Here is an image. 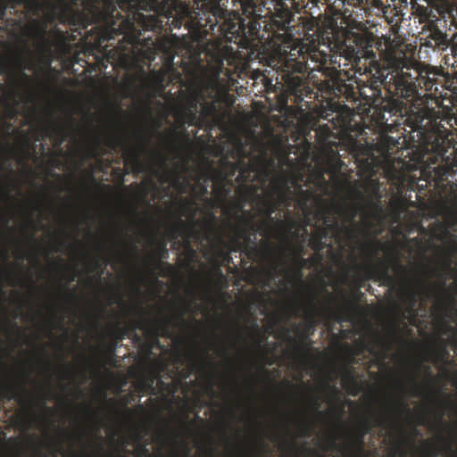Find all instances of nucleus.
<instances>
[{"mask_svg": "<svg viewBox=\"0 0 457 457\" xmlns=\"http://www.w3.org/2000/svg\"><path fill=\"white\" fill-rule=\"evenodd\" d=\"M208 179H204V182L199 179L195 184L193 186V191L195 194L196 199L201 200L204 196L208 194Z\"/></svg>", "mask_w": 457, "mask_h": 457, "instance_id": "58836bf2", "label": "nucleus"}, {"mask_svg": "<svg viewBox=\"0 0 457 457\" xmlns=\"http://www.w3.org/2000/svg\"><path fill=\"white\" fill-rule=\"evenodd\" d=\"M134 135L137 141V146L129 145L124 138L117 134H110L104 139L96 137L93 144L87 149V155L97 159L120 147L123 150L125 164H129L132 171L143 172L145 170V165L141 160V154L147 151L152 135L142 131H137Z\"/></svg>", "mask_w": 457, "mask_h": 457, "instance_id": "0eeeda50", "label": "nucleus"}, {"mask_svg": "<svg viewBox=\"0 0 457 457\" xmlns=\"http://www.w3.org/2000/svg\"><path fill=\"white\" fill-rule=\"evenodd\" d=\"M160 137L169 142V145L172 150H178V144L181 139H188V135L185 130L179 131L176 128L171 129L169 131V135L159 134Z\"/></svg>", "mask_w": 457, "mask_h": 457, "instance_id": "f704fd0d", "label": "nucleus"}, {"mask_svg": "<svg viewBox=\"0 0 457 457\" xmlns=\"http://www.w3.org/2000/svg\"><path fill=\"white\" fill-rule=\"evenodd\" d=\"M8 3L15 7L17 5H24L26 9L31 12L34 15H38L44 7L51 10V13L47 16L48 22H54L55 19V12L57 10V4L47 1L42 3L40 0H8Z\"/></svg>", "mask_w": 457, "mask_h": 457, "instance_id": "cd10ccee", "label": "nucleus"}, {"mask_svg": "<svg viewBox=\"0 0 457 457\" xmlns=\"http://www.w3.org/2000/svg\"><path fill=\"white\" fill-rule=\"evenodd\" d=\"M257 197L262 204V208L259 212L264 216V219L260 221L262 228V236L267 237L270 234L274 223H282V220H275L272 216L277 209V203H275L273 197L262 198L260 195H257Z\"/></svg>", "mask_w": 457, "mask_h": 457, "instance_id": "bb28decb", "label": "nucleus"}, {"mask_svg": "<svg viewBox=\"0 0 457 457\" xmlns=\"http://www.w3.org/2000/svg\"><path fill=\"white\" fill-rule=\"evenodd\" d=\"M403 100L396 96H389L388 97H384L382 96V102L377 103L378 106L373 109L378 113L379 119L387 121L388 118H386V112L389 113L390 116H403V112L407 106Z\"/></svg>", "mask_w": 457, "mask_h": 457, "instance_id": "393cba45", "label": "nucleus"}, {"mask_svg": "<svg viewBox=\"0 0 457 457\" xmlns=\"http://www.w3.org/2000/svg\"><path fill=\"white\" fill-rule=\"evenodd\" d=\"M47 21L32 19L29 24L25 25L21 31L22 34L32 38L35 41V46L42 56L52 55L53 42L47 37Z\"/></svg>", "mask_w": 457, "mask_h": 457, "instance_id": "f3484780", "label": "nucleus"}, {"mask_svg": "<svg viewBox=\"0 0 457 457\" xmlns=\"http://www.w3.org/2000/svg\"><path fill=\"white\" fill-rule=\"evenodd\" d=\"M449 48L451 49V56L445 57V63L457 70V43L452 41Z\"/></svg>", "mask_w": 457, "mask_h": 457, "instance_id": "37998d69", "label": "nucleus"}, {"mask_svg": "<svg viewBox=\"0 0 457 457\" xmlns=\"http://www.w3.org/2000/svg\"><path fill=\"white\" fill-rule=\"evenodd\" d=\"M205 90L204 86L195 88L190 94H188L184 104L180 106L177 112L176 119L179 123L180 127L184 128L186 124L188 126H195L202 129V119L199 116L198 107L201 104V101L204 100Z\"/></svg>", "mask_w": 457, "mask_h": 457, "instance_id": "2eb2a0df", "label": "nucleus"}, {"mask_svg": "<svg viewBox=\"0 0 457 457\" xmlns=\"http://www.w3.org/2000/svg\"><path fill=\"white\" fill-rule=\"evenodd\" d=\"M419 425H427V416L424 412L417 416Z\"/></svg>", "mask_w": 457, "mask_h": 457, "instance_id": "6e6d98bb", "label": "nucleus"}, {"mask_svg": "<svg viewBox=\"0 0 457 457\" xmlns=\"http://www.w3.org/2000/svg\"><path fill=\"white\" fill-rule=\"evenodd\" d=\"M272 190L279 205L288 208L294 204L305 216L311 213L315 192L312 189H303L297 175H281L273 180Z\"/></svg>", "mask_w": 457, "mask_h": 457, "instance_id": "1a4fd4ad", "label": "nucleus"}, {"mask_svg": "<svg viewBox=\"0 0 457 457\" xmlns=\"http://www.w3.org/2000/svg\"><path fill=\"white\" fill-rule=\"evenodd\" d=\"M451 343L452 345L457 347V337H453Z\"/></svg>", "mask_w": 457, "mask_h": 457, "instance_id": "774afa93", "label": "nucleus"}, {"mask_svg": "<svg viewBox=\"0 0 457 457\" xmlns=\"http://www.w3.org/2000/svg\"><path fill=\"white\" fill-rule=\"evenodd\" d=\"M451 256H452V254H448L446 260L443 263V266L445 270L451 269V265H452Z\"/></svg>", "mask_w": 457, "mask_h": 457, "instance_id": "bf43d9fd", "label": "nucleus"}, {"mask_svg": "<svg viewBox=\"0 0 457 457\" xmlns=\"http://www.w3.org/2000/svg\"><path fill=\"white\" fill-rule=\"evenodd\" d=\"M72 376V372L68 367L67 364H64V368L62 371V378H70Z\"/></svg>", "mask_w": 457, "mask_h": 457, "instance_id": "5fc2aeb1", "label": "nucleus"}, {"mask_svg": "<svg viewBox=\"0 0 457 457\" xmlns=\"http://www.w3.org/2000/svg\"><path fill=\"white\" fill-rule=\"evenodd\" d=\"M244 209V204L242 201H234L230 204L229 208H225L223 210V213L228 216V220H231L234 217V213H242Z\"/></svg>", "mask_w": 457, "mask_h": 457, "instance_id": "ea45409f", "label": "nucleus"}, {"mask_svg": "<svg viewBox=\"0 0 457 457\" xmlns=\"http://www.w3.org/2000/svg\"><path fill=\"white\" fill-rule=\"evenodd\" d=\"M391 423V419L387 414H380L375 419L361 418L355 428V432L348 445L347 450L356 449L360 452L363 450L365 436L370 434L373 428H386Z\"/></svg>", "mask_w": 457, "mask_h": 457, "instance_id": "dca6fc26", "label": "nucleus"}, {"mask_svg": "<svg viewBox=\"0 0 457 457\" xmlns=\"http://www.w3.org/2000/svg\"><path fill=\"white\" fill-rule=\"evenodd\" d=\"M5 275H6V278L8 279L9 285L13 286L15 284L14 282L16 280V278L14 277V275L11 271H6Z\"/></svg>", "mask_w": 457, "mask_h": 457, "instance_id": "4d7b16f0", "label": "nucleus"}, {"mask_svg": "<svg viewBox=\"0 0 457 457\" xmlns=\"http://www.w3.org/2000/svg\"><path fill=\"white\" fill-rule=\"evenodd\" d=\"M118 0H62L60 21L65 22L75 11H87L106 23H114L121 17L117 6Z\"/></svg>", "mask_w": 457, "mask_h": 457, "instance_id": "f8f14e48", "label": "nucleus"}, {"mask_svg": "<svg viewBox=\"0 0 457 457\" xmlns=\"http://www.w3.org/2000/svg\"><path fill=\"white\" fill-rule=\"evenodd\" d=\"M151 157L152 173L158 178L159 181L162 184L170 183L179 193H185L189 183L177 170H170L166 168L167 155L163 152L154 149L151 152Z\"/></svg>", "mask_w": 457, "mask_h": 457, "instance_id": "4468645a", "label": "nucleus"}, {"mask_svg": "<svg viewBox=\"0 0 457 457\" xmlns=\"http://www.w3.org/2000/svg\"><path fill=\"white\" fill-rule=\"evenodd\" d=\"M296 223L297 222L295 220H290L288 221V224H287L288 225V232L292 231V229L295 227Z\"/></svg>", "mask_w": 457, "mask_h": 457, "instance_id": "0e129e2a", "label": "nucleus"}, {"mask_svg": "<svg viewBox=\"0 0 457 457\" xmlns=\"http://www.w3.org/2000/svg\"><path fill=\"white\" fill-rule=\"evenodd\" d=\"M441 353H442V356L445 357V358H447L449 355V352L445 348L442 349Z\"/></svg>", "mask_w": 457, "mask_h": 457, "instance_id": "338daca9", "label": "nucleus"}, {"mask_svg": "<svg viewBox=\"0 0 457 457\" xmlns=\"http://www.w3.org/2000/svg\"><path fill=\"white\" fill-rule=\"evenodd\" d=\"M445 286V282H441L438 285V287L444 293V299L437 301L436 306L437 310L443 313V319L440 321L442 334L448 336L456 334L457 330L451 323L445 320V319L447 318L453 320L456 310L454 308V299L446 292Z\"/></svg>", "mask_w": 457, "mask_h": 457, "instance_id": "aec40b11", "label": "nucleus"}, {"mask_svg": "<svg viewBox=\"0 0 457 457\" xmlns=\"http://www.w3.org/2000/svg\"><path fill=\"white\" fill-rule=\"evenodd\" d=\"M191 228L186 224L185 221L182 220H179L177 224L172 226V228L170 229V236L173 239L178 238L179 237L182 236L183 231H189Z\"/></svg>", "mask_w": 457, "mask_h": 457, "instance_id": "79ce46f5", "label": "nucleus"}, {"mask_svg": "<svg viewBox=\"0 0 457 457\" xmlns=\"http://www.w3.org/2000/svg\"><path fill=\"white\" fill-rule=\"evenodd\" d=\"M361 210H363L361 206H354L349 218V220L352 222L350 226H346L338 221L334 216V209L330 205H328V207L319 212L317 216L322 220L323 225L317 227L309 238V246L315 252L313 257H316L317 262H321L323 259V250L326 247L332 250L330 241L333 238L338 240L341 234H345L350 242L360 244L361 252L368 259L367 264L357 266L359 269L364 270L365 279L382 280L391 285L395 281V278L391 275L392 268L406 295L413 302H415L417 298L422 300L428 299L432 293V287L428 278L437 275L436 270L427 266L422 267L426 273L429 272L431 274L427 278L417 276L410 278L407 276L406 267L401 263L396 251L388 243H383L377 239H370L366 242H361L360 239L361 235L364 234L365 236H370V230L374 227L373 223L368 219L363 220V229H361L360 226L354 222L357 212ZM382 212L383 207L381 204L376 202L370 204V211L365 212V215L367 218L379 219ZM363 280L364 278L359 274L353 277V283L357 289L361 287Z\"/></svg>", "mask_w": 457, "mask_h": 457, "instance_id": "f03ea898", "label": "nucleus"}, {"mask_svg": "<svg viewBox=\"0 0 457 457\" xmlns=\"http://www.w3.org/2000/svg\"><path fill=\"white\" fill-rule=\"evenodd\" d=\"M309 224V220L306 222L305 225L300 226L297 232L294 233V237L299 238V242L294 246L291 247L288 254L289 256H303V253L304 252V243L309 236L308 229L306 226Z\"/></svg>", "mask_w": 457, "mask_h": 457, "instance_id": "7c9ffc66", "label": "nucleus"}, {"mask_svg": "<svg viewBox=\"0 0 457 457\" xmlns=\"http://www.w3.org/2000/svg\"><path fill=\"white\" fill-rule=\"evenodd\" d=\"M212 250L215 257V262L218 263L216 269L217 273L223 278V273L220 269V265H229L233 262L231 256V250L227 248V241L220 235H218L215 238V242L212 245Z\"/></svg>", "mask_w": 457, "mask_h": 457, "instance_id": "c85d7f7f", "label": "nucleus"}, {"mask_svg": "<svg viewBox=\"0 0 457 457\" xmlns=\"http://www.w3.org/2000/svg\"><path fill=\"white\" fill-rule=\"evenodd\" d=\"M8 112H10V116L12 117L15 114V108L12 105L7 104Z\"/></svg>", "mask_w": 457, "mask_h": 457, "instance_id": "69168bd1", "label": "nucleus"}, {"mask_svg": "<svg viewBox=\"0 0 457 457\" xmlns=\"http://www.w3.org/2000/svg\"><path fill=\"white\" fill-rule=\"evenodd\" d=\"M293 260V267H299L303 264V269L306 265H318L320 262H317L316 257L303 258V256H291Z\"/></svg>", "mask_w": 457, "mask_h": 457, "instance_id": "a19ab883", "label": "nucleus"}, {"mask_svg": "<svg viewBox=\"0 0 457 457\" xmlns=\"http://www.w3.org/2000/svg\"><path fill=\"white\" fill-rule=\"evenodd\" d=\"M422 436L417 427H412L409 436H404L388 453L387 457H403L409 450L419 457H436L442 452L453 453V441L445 438L442 433L436 436L435 441L421 439L420 445L414 443L415 438Z\"/></svg>", "mask_w": 457, "mask_h": 457, "instance_id": "9d476101", "label": "nucleus"}, {"mask_svg": "<svg viewBox=\"0 0 457 457\" xmlns=\"http://www.w3.org/2000/svg\"><path fill=\"white\" fill-rule=\"evenodd\" d=\"M137 311L141 319L132 327H121L119 324L114 326L111 333V336L114 339L113 348L119 342L122 341L125 337L131 335L133 336L134 341L139 342L141 337L136 333V328L144 331L147 337L154 338L155 341H158L160 336L169 334L172 322L170 317H151L147 315L141 307H137Z\"/></svg>", "mask_w": 457, "mask_h": 457, "instance_id": "9b49d317", "label": "nucleus"}, {"mask_svg": "<svg viewBox=\"0 0 457 457\" xmlns=\"http://www.w3.org/2000/svg\"><path fill=\"white\" fill-rule=\"evenodd\" d=\"M299 436H308L313 427L311 421L305 420L298 423Z\"/></svg>", "mask_w": 457, "mask_h": 457, "instance_id": "a18cd8bd", "label": "nucleus"}, {"mask_svg": "<svg viewBox=\"0 0 457 457\" xmlns=\"http://www.w3.org/2000/svg\"><path fill=\"white\" fill-rule=\"evenodd\" d=\"M438 118L434 109L424 107L411 112L406 123L418 132L426 151L432 152L430 161L439 163V176H448L456 172L457 156L454 149L449 152V148L445 145L447 140L446 129L438 121Z\"/></svg>", "mask_w": 457, "mask_h": 457, "instance_id": "39448f33", "label": "nucleus"}, {"mask_svg": "<svg viewBox=\"0 0 457 457\" xmlns=\"http://www.w3.org/2000/svg\"><path fill=\"white\" fill-rule=\"evenodd\" d=\"M382 58L381 66L387 76L384 88L391 96L411 102L421 97L417 79L420 74L416 69L417 61L408 54L407 46L386 39L385 49L378 50Z\"/></svg>", "mask_w": 457, "mask_h": 457, "instance_id": "20e7f679", "label": "nucleus"}, {"mask_svg": "<svg viewBox=\"0 0 457 457\" xmlns=\"http://www.w3.org/2000/svg\"><path fill=\"white\" fill-rule=\"evenodd\" d=\"M391 2L395 4L398 14L403 21L405 19L407 14H409V18H411V16H414L416 18V14L412 13V6L414 4H426L420 0H391Z\"/></svg>", "mask_w": 457, "mask_h": 457, "instance_id": "2f4dec72", "label": "nucleus"}, {"mask_svg": "<svg viewBox=\"0 0 457 457\" xmlns=\"http://www.w3.org/2000/svg\"><path fill=\"white\" fill-rule=\"evenodd\" d=\"M395 411L398 414H401L402 412H406V413H409V414L412 413L411 410L408 407V405L406 404V403L403 399L396 402Z\"/></svg>", "mask_w": 457, "mask_h": 457, "instance_id": "09e8293b", "label": "nucleus"}, {"mask_svg": "<svg viewBox=\"0 0 457 457\" xmlns=\"http://www.w3.org/2000/svg\"><path fill=\"white\" fill-rule=\"evenodd\" d=\"M153 243L155 244L156 247L154 254L148 256L147 262L153 266L154 270H158L161 266H165L169 270H173V266L170 263L162 262V260L167 259L169 256L165 241L156 242L153 239Z\"/></svg>", "mask_w": 457, "mask_h": 457, "instance_id": "c756f323", "label": "nucleus"}, {"mask_svg": "<svg viewBox=\"0 0 457 457\" xmlns=\"http://www.w3.org/2000/svg\"><path fill=\"white\" fill-rule=\"evenodd\" d=\"M409 381L412 385V391H411L412 395L420 396L423 392H426V395H427V397L428 398V400L431 403L441 407L442 411L438 416L437 423L439 425H443V416H444L445 408L455 409L456 408L455 404L449 399L442 400L436 393H435L434 391H432L429 388V386L428 385L426 386H422L420 384H418L415 376H411L409 378Z\"/></svg>", "mask_w": 457, "mask_h": 457, "instance_id": "412c9836", "label": "nucleus"}, {"mask_svg": "<svg viewBox=\"0 0 457 457\" xmlns=\"http://www.w3.org/2000/svg\"><path fill=\"white\" fill-rule=\"evenodd\" d=\"M187 251L191 258H194L196 254L195 251L193 249V247L189 245L187 242Z\"/></svg>", "mask_w": 457, "mask_h": 457, "instance_id": "e2e57ef3", "label": "nucleus"}, {"mask_svg": "<svg viewBox=\"0 0 457 457\" xmlns=\"http://www.w3.org/2000/svg\"><path fill=\"white\" fill-rule=\"evenodd\" d=\"M344 379L353 381V371L350 370H345L344 372Z\"/></svg>", "mask_w": 457, "mask_h": 457, "instance_id": "13d9d810", "label": "nucleus"}, {"mask_svg": "<svg viewBox=\"0 0 457 457\" xmlns=\"http://www.w3.org/2000/svg\"><path fill=\"white\" fill-rule=\"evenodd\" d=\"M271 270L278 275H285L288 279H294L303 289L306 300L310 298V289L313 290L319 296L318 291L312 287L307 286L303 280V264L299 267L289 268L286 259V249H281L279 254H274V262L271 265Z\"/></svg>", "mask_w": 457, "mask_h": 457, "instance_id": "6ab92c4d", "label": "nucleus"}, {"mask_svg": "<svg viewBox=\"0 0 457 457\" xmlns=\"http://www.w3.org/2000/svg\"><path fill=\"white\" fill-rule=\"evenodd\" d=\"M227 248L231 250V253L243 252L245 250L241 236L238 234H232L229 240L227 241Z\"/></svg>", "mask_w": 457, "mask_h": 457, "instance_id": "c9c22d12", "label": "nucleus"}, {"mask_svg": "<svg viewBox=\"0 0 457 457\" xmlns=\"http://www.w3.org/2000/svg\"><path fill=\"white\" fill-rule=\"evenodd\" d=\"M53 132H54L57 137L54 140V145L60 146L65 140L63 135V129L58 126H53L50 128Z\"/></svg>", "mask_w": 457, "mask_h": 457, "instance_id": "de8ad7c7", "label": "nucleus"}, {"mask_svg": "<svg viewBox=\"0 0 457 457\" xmlns=\"http://www.w3.org/2000/svg\"><path fill=\"white\" fill-rule=\"evenodd\" d=\"M235 222L228 221V226L232 234H245L246 230L253 232L260 231L262 235V228L261 223L253 222V216L250 211H243L242 213H234Z\"/></svg>", "mask_w": 457, "mask_h": 457, "instance_id": "b1692460", "label": "nucleus"}, {"mask_svg": "<svg viewBox=\"0 0 457 457\" xmlns=\"http://www.w3.org/2000/svg\"><path fill=\"white\" fill-rule=\"evenodd\" d=\"M187 309L181 310L178 315V319L181 321L183 325H186V322L184 320V315L186 313Z\"/></svg>", "mask_w": 457, "mask_h": 457, "instance_id": "052dcab7", "label": "nucleus"}, {"mask_svg": "<svg viewBox=\"0 0 457 457\" xmlns=\"http://www.w3.org/2000/svg\"><path fill=\"white\" fill-rule=\"evenodd\" d=\"M161 7V14L167 18L172 17L177 12L178 2L176 0H163Z\"/></svg>", "mask_w": 457, "mask_h": 457, "instance_id": "e433bc0d", "label": "nucleus"}, {"mask_svg": "<svg viewBox=\"0 0 457 457\" xmlns=\"http://www.w3.org/2000/svg\"><path fill=\"white\" fill-rule=\"evenodd\" d=\"M329 13L318 29L320 44L328 48V60L338 67L350 65L360 75H365L363 85L355 87L346 83L347 71L333 68L328 71L324 80V89L329 96L356 103L361 97L370 108L378 106L382 102V87L387 78L381 60L378 58L375 36L370 32H353L347 29L346 12L333 5L328 6Z\"/></svg>", "mask_w": 457, "mask_h": 457, "instance_id": "f257e3e1", "label": "nucleus"}, {"mask_svg": "<svg viewBox=\"0 0 457 457\" xmlns=\"http://www.w3.org/2000/svg\"><path fill=\"white\" fill-rule=\"evenodd\" d=\"M413 12L419 22L423 24L420 33V49L430 48L433 52H444L452 45L447 33V20H443L430 6L414 4Z\"/></svg>", "mask_w": 457, "mask_h": 457, "instance_id": "6e6552de", "label": "nucleus"}, {"mask_svg": "<svg viewBox=\"0 0 457 457\" xmlns=\"http://www.w3.org/2000/svg\"><path fill=\"white\" fill-rule=\"evenodd\" d=\"M347 4H358L366 12H374L376 16L384 18L391 25H397L403 21L393 3L385 4L382 0H348Z\"/></svg>", "mask_w": 457, "mask_h": 457, "instance_id": "a211bd4d", "label": "nucleus"}, {"mask_svg": "<svg viewBox=\"0 0 457 457\" xmlns=\"http://www.w3.org/2000/svg\"><path fill=\"white\" fill-rule=\"evenodd\" d=\"M29 378V375H25V382L21 385L19 383H4L0 386V393L3 398L8 400H15L21 406H26L29 403L31 395L26 390L25 383Z\"/></svg>", "mask_w": 457, "mask_h": 457, "instance_id": "5701e85b", "label": "nucleus"}, {"mask_svg": "<svg viewBox=\"0 0 457 457\" xmlns=\"http://www.w3.org/2000/svg\"><path fill=\"white\" fill-rule=\"evenodd\" d=\"M320 397L317 394H312L310 397V407L313 412L319 415H323V412L320 411Z\"/></svg>", "mask_w": 457, "mask_h": 457, "instance_id": "49530a36", "label": "nucleus"}, {"mask_svg": "<svg viewBox=\"0 0 457 457\" xmlns=\"http://www.w3.org/2000/svg\"><path fill=\"white\" fill-rule=\"evenodd\" d=\"M353 142H352V151L353 152V155L354 156H357L359 154V151L360 152H362L363 154H365L366 152H368V150L362 145H359L357 140L356 139H352Z\"/></svg>", "mask_w": 457, "mask_h": 457, "instance_id": "603ef678", "label": "nucleus"}, {"mask_svg": "<svg viewBox=\"0 0 457 457\" xmlns=\"http://www.w3.org/2000/svg\"><path fill=\"white\" fill-rule=\"evenodd\" d=\"M76 275L72 273L69 278L66 280L63 286L60 287V290L62 293H64L69 298L75 297L74 294L68 292V284L75 280Z\"/></svg>", "mask_w": 457, "mask_h": 457, "instance_id": "3c124183", "label": "nucleus"}, {"mask_svg": "<svg viewBox=\"0 0 457 457\" xmlns=\"http://www.w3.org/2000/svg\"><path fill=\"white\" fill-rule=\"evenodd\" d=\"M254 233L255 232H253V230H246L245 234L244 235L238 233V235L241 236V239L245 246L244 253L249 258H252L253 255L258 252V248L256 245V237H252Z\"/></svg>", "mask_w": 457, "mask_h": 457, "instance_id": "72a5a7b5", "label": "nucleus"}, {"mask_svg": "<svg viewBox=\"0 0 457 457\" xmlns=\"http://www.w3.org/2000/svg\"><path fill=\"white\" fill-rule=\"evenodd\" d=\"M7 4L4 0H0V21H2L6 14Z\"/></svg>", "mask_w": 457, "mask_h": 457, "instance_id": "864d4df0", "label": "nucleus"}, {"mask_svg": "<svg viewBox=\"0 0 457 457\" xmlns=\"http://www.w3.org/2000/svg\"><path fill=\"white\" fill-rule=\"evenodd\" d=\"M320 292L326 294L324 302L319 301L317 294L310 289V298L303 304H298L303 312L304 320L302 324L293 322L291 328H283V336L293 345V359L301 364H305L312 345L310 337L314 334L317 325L321 320H344L341 309L332 306L333 296L326 289ZM294 315L299 316V308L294 309Z\"/></svg>", "mask_w": 457, "mask_h": 457, "instance_id": "7ed1b4c3", "label": "nucleus"}, {"mask_svg": "<svg viewBox=\"0 0 457 457\" xmlns=\"http://www.w3.org/2000/svg\"><path fill=\"white\" fill-rule=\"evenodd\" d=\"M347 110H348L349 113L345 116H343L340 113L337 114V117L340 118V120L338 121V126L344 130H348L350 129V127L352 126L351 121H352L353 113L351 112L350 109H347Z\"/></svg>", "mask_w": 457, "mask_h": 457, "instance_id": "c03bdc74", "label": "nucleus"}, {"mask_svg": "<svg viewBox=\"0 0 457 457\" xmlns=\"http://www.w3.org/2000/svg\"><path fill=\"white\" fill-rule=\"evenodd\" d=\"M416 69L419 71L420 76L417 79L416 84H419V91L424 90L426 95H433L439 92L443 87V81L437 78V73L428 69H420L417 62Z\"/></svg>", "mask_w": 457, "mask_h": 457, "instance_id": "a878e982", "label": "nucleus"}, {"mask_svg": "<svg viewBox=\"0 0 457 457\" xmlns=\"http://www.w3.org/2000/svg\"><path fill=\"white\" fill-rule=\"evenodd\" d=\"M439 226L442 228V233L446 235L450 228L457 226V212H449L445 218V222Z\"/></svg>", "mask_w": 457, "mask_h": 457, "instance_id": "4c0bfd02", "label": "nucleus"}, {"mask_svg": "<svg viewBox=\"0 0 457 457\" xmlns=\"http://www.w3.org/2000/svg\"><path fill=\"white\" fill-rule=\"evenodd\" d=\"M421 2L425 3V5L430 6V8H433V10H436L438 8L440 10L441 8L445 5L446 0H420Z\"/></svg>", "mask_w": 457, "mask_h": 457, "instance_id": "8fccbe9b", "label": "nucleus"}, {"mask_svg": "<svg viewBox=\"0 0 457 457\" xmlns=\"http://www.w3.org/2000/svg\"><path fill=\"white\" fill-rule=\"evenodd\" d=\"M238 171L237 180L246 181L252 173L257 172V167L252 160L245 162L238 161L237 163L231 162H222V168L216 172L213 178V192L218 204L223 205L230 197L232 192V183L230 178Z\"/></svg>", "mask_w": 457, "mask_h": 457, "instance_id": "ddd939ff", "label": "nucleus"}, {"mask_svg": "<svg viewBox=\"0 0 457 457\" xmlns=\"http://www.w3.org/2000/svg\"><path fill=\"white\" fill-rule=\"evenodd\" d=\"M262 245H264L265 250H266L267 253H272V249L270 247V242L268 240L262 241Z\"/></svg>", "mask_w": 457, "mask_h": 457, "instance_id": "680f3d73", "label": "nucleus"}, {"mask_svg": "<svg viewBox=\"0 0 457 457\" xmlns=\"http://www.w3.org/2000/svg\"><path fill=\"white\" fill-rule=\"evenodd\" d=\"M268 65L277 73L276 85L287 96H294L295 104L303 102L304 97H315V92L309 86V68L303 48L279 51L268 60Z\"/></svg>", "mask_w": 457, "mask_h": 457, "instance_id": "423d86ee", "label": "nucleus"}, {"mask_svg": "<svg viewBox=\"0 0 457 457\" xmlns=\"http://www.w3.org/2000/svg\"><path fill=\"white\" fill-rule=\"evenodd\" d=\"M204 89L205 90V97L204 100L201 101L199 112V116L203 120L202 128L209 120L216 118L218 112V96L212 83H204Z\"/></svg>", "mask_w": 457, "mask_h": 457, "instance_id": "4be33fe9", "label": "nucleus"}, {"mask_svg": "<svg viewBox=\"0 0 457 457\" xmlns=\"http://www.w3.org/2000/svg\"><path fill=\"white\" fill-rule=\"evenodd\" d=\"M436 11L443 20H446V18L450 19L451 24L457 28V3L446 0L445 5L440 10L436 8Z\"/></svg>", "mask_w": 457, "mask_h": 457, "instance_id": "473e14b6", "label": "nucleus"}]
</instances>
